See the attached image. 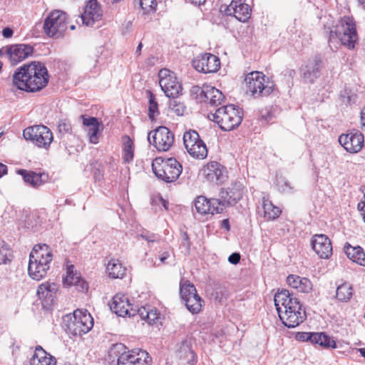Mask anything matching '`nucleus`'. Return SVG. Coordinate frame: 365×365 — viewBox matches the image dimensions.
<instances>
[{
  "instance_id": "f257e3e1",
  "label": "nucleus",
  "mask_w": 365,
  "mask_h": 365,
  "mask_svg": "<svg viewBox=\"0 0 365 365\" xmlns=\"http://www.w3.org/2000/svg\"><path fill=\"white\" fill-rule=\"evenodd\" d=\"M46 67L40 62H31L20 67L13 75V83L19 89L36 92L43 88L48 83Z\"/></svg>"
},
{
  "instance_id": "f03ea898",
  "label": "nucleus",
  "mask_w": 365,
  "mask_h": 365,
  "mask_svg": "<svg viewBox=\"0 0 365 365\" xmlns=\"http://www.w3.org/2000/svg\"><path fill=\"white\" fill-rule=\"evenodd\" d=\"M357 41L356 24L351 17H342L334 29L329 31L328 41L331 50H334L333 47L337 48L339 41L349 49H353Z\"/></svg>"
},
{
  "instance_id": "7ed1b4c3",
  "label": "nucleus",
  "mask_w": 365,
  "mask_h": 365,
  "mask_svg": "<svg viewBox=\"0 0 365 365\" xmlns=\"http://www.w3.org/2000/svg\"><path fill=\"white\" fill-rule=\"evenodd\" d=\"M52 259V251L47 245H36L29 255L28 272L30 277L37 281L43 278Z\"/></svg>"
},
{
  "instance_id": "20e7f679",
  "label": "nucleus",
  "mask_w": 365,
  "mask_h": 365,
  "mask_svg": "<svg viewBox=\"0 0 365 365\" xmlns=\"http://www.w3.org/2000/svg\"><path fill=\"white\" fill-rule=\"evenodd\" d=\"M211 115L212 120L218 125L222 130L230 131L240 125L243 112L239 107L230 104L217 108Z\"/></svg>"
},
{
  "instance_id": "39448f33",
  "label": "nucleus",
  "mask_w": 365,
  "mask_h": 365,
  "mask_svg": "<svg viewBox=\"0 0 365 365\" xmlns=\"http://www.w3.org/2000/svg\"><path fill=\"white\" fill-rule=\"evenodd\" d=\"M125 346L122 344L112 346L108 351V356L118 357V365H148L150 361L148 353L142 350H129L125 351Z\"/></svg>"
},
{
  "instance_id": "423d86ee",
  "label": "nucleus",
  "mask_w": 365,
  "mask_h": 365,
  "mask_svg": "<svg viewBox=\"0 0 365 365\" xmlns=\"http://www.w3.org/2000/svg\"><path fill=\"white\" fill-rule=\"evenodd\" d=\"M66 331L73 336L88 333L93 326V319L87 310L77 309L63 319Z\"/></svg>"
},
{
  "instance_id": "0eeeda50",
  "label": "nucleus",
  "mask_w": 365,
  "mask_h": 365,
  "mask_svg": "<svg viewBox=\"0 0 365 365\" xmlns=\"http://www.w3.org/2000/svg\"><path fill=\"white\" fill-rule=\"evenodd\" d=\"M247 93L253 98H258L267 96L274 90V83L270 81L262 72L252 71L245 77Z\"/></svg>"
},
{
  "instance_id": "6e6552de",
  "label": "nucleus",
  "mask_w": 365,
  "mask_h": 365,
  "mask_svg": "<svg viewBox=\"0 0 365 365\" xmlns=\"http://www.w3.org/2000/svg\"><path fill=\"white\" fill-rule=\"evenodd\" d=\"M152 169L155 176L166 182H175L182 173V167L175 158L163 160L156 158L152 163Z\"/></svg>"
},
{
  "instance_id": "1a4fd4ad",
  "label": "nucleus",
  "mask_w": 365,
  "mask_h": 365,
  "mask_svg": "<svg viewBox=\"0 0 365 365\" xmlns=\"http://www.w3.org/2000/svg\"><path fill=\"white\" fill-rule=\"evenodd\" d=\"M67 14L61 10L51 11L43 23L44 33L51 38L61 37L67 29Z\"/></svg>"
},
{
  "instance_id": "9d476101",
  "label": "nucleus",
  "mask_w": 365,
  "mask_h": 365,
  "mask_svg": "<svg viewBox=\"0 0 365 365\" xmlns=\"http://www.w3.org/2000/svg\"><path fill=\"white\" fill-rule=\"evenodd\" d=\"M180 294L187 309L192 314H198L202 310L203 300L197 294L194 284L189 280H181Z\"/></svg>"
},
{
  "instance_id": "9b49d317",
  "label": "nucleus",
  "mask_w": 365,
  "mask_h": 365,
  "mask_svg": "<svg viewBox=\"0 0 365 365\" xmlns=\"http://www.w3.org/2000/svg\"><path fill=\"white\" fill-rule=\"evenodd\" d=\"M23 135L39 148H48L53 137L51 130L43 125L29 127L24 130Z\"/></svg>"
},
{
  "instance_id": "f8f14e48",
  "label": "nucleus",
  "mask_w": 365,
  "mask_h": 365,
  "mask_svg": "<svg viewBox=\"0 0 365 365\" xmlns=\"http://www.w3.org/2000/svg\"><path fill=\"white\" fill-rule=\"evenodd\" d=\"M148 140L158 151H168L173 145L174 134L165 126H160L148 133Z\"/></svg>"
},
{
  "instance_id": "ddd939ff",
  "label": "nucleus",
  "mask_w": 365,
  "mask_h": 365,
  "mask_svg": "<svg viewBox=\"0 0 365 365\" xmlns=\"http://www.w3.org/2000/svg\"><path fill=\"white\" fill-rule=\"evenodd\" d=\"M183 142L187 153L196 159H204L207 155L205 143L200 138L199 134L190 130L184 133Z\"/></svg>"
},
{
  "instance_id": "4468645a",
  "label": "nucleus",
  "mask_w": 365,
  "mask_h": 365,
  "mask_svg": "<svg viewBox=\"0 0 365 365\" xmlns=\"http://www.w3.org/2000/svg\"><path fill=\"white\" fill-rule=\"evenodd\" d=\"M159 84L161 89L168 98H177L182 91V86L175 73L167 68L159 71Z\"/></svg>"
},
{
  "instance_id": "2eb2a0df",
  "label": "nucleus",
  "mask_w": 365,
  "mask_h": 365,
  "mask_svg": "<svg viewBox=\"0 0 365 365\" xmlns=\"http://www.w3.org/2000/svg\"><path fill=\"white\" fill-rule=\"evenodd\" d=\"M243 185L239 181L233 182L227 189L222 188L219 196L220 205H223V210L229 205H235L243 195Z\"/></svg>"
},
{
  "instance_id": "dca6fc26",
  "label": "nucleus",
  "mask_w": 365,
  "mask_h": 365,
  "mask_svg": "<svg viewBox=\"0 0 365 365\" xmlns=\"http://www.w3.org/2000/svg\"><path fill=\"white\" fill-rule=\"evenodd\" d=\"M297 339L302 341H310L313 344H319L324 348H336V341L324 332H299Z\"/></svg>"
},
{
  "instance_id": "f3484780",
  "label": "nucleus",
  "mask_w": 365,
  "mask_h": 365,
  "mask_svg": "<svg viewBox=\"0 0 365 365\" xmlns=\"http://www.w3.org/2000/svg\"><path fill=\"white\" fill-rule=\"evenodd\" d=\"M202 172L205 179L212 183L221 184L227 178L226 168L215 161L208 163Z\"/></svg>"
},
{
  "instance_id": "a211bd4d",
  "label": "nucleus",
  "mask_w": 365,
  "mask_h": 365,
  "mask_svg": "<svg viewBox=\"0 0 365 365\" xmlns=\"http://www.w3.org/2000/svg\"><path fill=\"white\" fill-rule=\"evenodd\" d=\"M193 67L205 73L216 72L220 67L219 58L210 53H205L192 61Z\"/></svg>"
},
{
  "instance_id": "6ab92c4d",
  "label": "nucleus",
  "mask_w": 365,
  "mask_h": 365,
  "mask_svg": "<svg viewBox=\"0 0 365 365\" xmlns=\"http://www.w3.org/2000/svg\"><path fill=\"white\" fill-rule=\"evenodd\" d=\"M339 142L346 151L356 153L363 148L364 135L359 131L350 132L347 134L341 135L339 138Z\"/></svg>"
},
{
  "instance_id": "aec40b11",
  "label": "nucleus",
  "mask_w": 365,
  "mask_h": 365,
  "mask_svg": "<svg viewBox=\"0 0 365 365\" xmlns=\"http://www.w3.org/2000/svg\"><path fill=\"white\" fill-rule=\"evenodd\" d=\"M102 10L99 7L96 0H89L84 9V12L81 15L83 24L93 27L102 19Z\"/></svg>"
},
{
  "instance_id": "412c9836",
  "label": "nucleus",
  "mask_w": 365,
  "mask_h": 365,
  "mask_svg": "<svg viewBox=\"0 0 365 365\" xmlns=\"http://www.w3.org/2000/svg\"><path fill=\"white\" fill-rule=\"evenodd\" d=\"M196 211L202 215L221 213L223 211V205H220V200L212 198L208 200L204 196H199L195 201Z\"/></svg>"
},
{
  "instance_id": "4be33fe9",
  "label": "nucleus",
  "mask_w": 365,
  "mask_h": 365,
  "mask_svg": "<svg viewBox=\"0 0 365 365\" xmlns=\"http://www.w3.org/2000/svg\"><path fill=\"white\" fill-rule=\"evenodd\" d=\"M110 310L120 317H134V305L129 302L128 297L116 294L110 304Z\"/></svg>"
},
{
  "instance_id": "5701e85b",
  "label": "nucleus",
  "mask_w": 365,
  "mask_h": 365,
  "mask_svg": "<svg viewBox=\"0 0 365 365\" xmlns=\"http://www.w3.org/2000/svg\"><path fill=\"white\" fill-rule=\"evenodd\" d=\"M322 61L320 57L309 58L301 68V74L305 81L313 83L320 76Z\"/></svg>"
},
{
  "instance_id": "b1692460",
  "label": "nucleus",
  "mask_w": 365,
  "mask_h": 365,
  "mask_svg": "<svg viewBox=\"0 0 365 365\" xmlns=\"http://www.w3.org/2000/svg\"><path fill=\"white\" fill-rule=\"evenodd\" d=\"M312 247L317 255L323 259H328L332 253L331 240L325 235H315L312 237Z\"/></svg>"
},
{
  "instance_id": "393cba45",
  "label": "nucleus",
  "mask_w": 365,
  "mask_h": 365,
  "mask_svg": "<svg viewBox=\"0 0 365 365\" xmlns=\"http://www.w3.org/2000/svg\"><path fill=\"white\" fill-rule=\"evenodd\" d=\"M225 12L227 15L234 16L240 21L246 22L250 18L251 8L242 0H232L227 6Z\"/></svg>"
},
{
  "instance_id": "a878e982",
  "label": "nucleus",
  "mask_w": 365,
  "mask_h": 365,
  "mask_svg": "<svg viewBox=\"0 0 365 365\" xmlns=\"http://www.w3.org/2000/svg\"><path fill=\"white\" fill-rule=\"evenodd\" d=\"M34 48L27 44H17L7 47L6 52L12 65H16L31 56Z\"/></svg>"
},
{
  "instance_id": "bb28decb",
  "label": "nucleus",
  "mask_w": 365,
  "mask_h": 365,
  "mask_svg": "<svg viewBox=\"0 0 365 365\" xmlns=\"http://www.w3.org/2000/svg\"><path fill=\"white\" fill-rule=\"evenodd\" d=\"M279 317L288 328H294L302 324L306 319V312L304 309L297 311L279 310Z\"/></svg>"
},
{
  "instance_id": "cd10ccee",
  "label": "nucleus",
  "mask_w": 365,
  "mask_h": 365,
  "mask_svg": "<svg viewBox=\"0 0 365 365\" xmlns=\"http://www.w3.org/2000/svg\"><path fill=\"white\" fill-rule=\"evenodd\" d=\"M81 118L83 119V124L86 128L89 142L93 144H97L103 128V124L99 123L95 117L81 115Z\"/></svg>"
},
{
  "instance_id": "c85d7f7f",
  "label": "nucleus",
  "mask_w": 365,
  "mask_h": 365,
  "mask_svg": "<svg viewBox=\"0 0 365 365\" xmlns=\"http://www.w3.org/2000/svg\"><path fill=\"white\" fill-rule=\"evenodd\" d=\"M274 301L278 313L279 310L284 311L294 306V303L301 304L299 299L287 289L277 292L274 295Z\"/></svg>"
},
{
  "instance_id": "c756f323",
  "label": "nucleus",
  "mask_w": 365,
  "mask_h": 365,
  "mask_svg": "<svg viewBox=\"0 0 365 365\" xmlns=\"http://www.w3.org/2000/svg\"><path fill=\"white\" fill-rule=\"evenodd\" d=\"M57 291L58 285L56 283L45 282L38 286L36 294L42 300L43 305H50L53 303Z\"/></svg>"
},
{
  "instance_id": "7c9ffc66",
  "label": "nucleus",
  "mask_w": 365,
  "mask_h": 365,
  "mask_svg": "<svg viewBox=\"0 0 365 365\" xmlns=\"http://www.w3.org/2000/svg\"><path fill=\"white\" fill-rule=\"evenodd\" d=\"M55 357L48 354L42 347L36 348L34 354L30 359L31 365H56Z\"/></svg>"
},
{
  "instance_id": "2f4dec72",
  "label": "nucleus",
  "mask_w": 365,
  "mask_h": 365,
  "mask_svg": "<svg viewBox=\"0 0 365 365\" xmlns=\"http://www.w3.org/2000/svg\"><path fill=\"white\" fill-rule=\"evenodd\" d=\"M16 173L23 178L24 182L32 187L37 188L43 185L42 174L24 169H19Z\"/></svg>"
},
{
  "instance_id": "473e14b6",
  "label": "nucleus",
  "mask_w": 365,
  "mask_h": 365,
  "mask_svg": "<svg viewBox=\"0 0 365 365\" xmlns=\"http://www.w3.org/2000/svg\"><path fill=\"white\" fill-rule=\"evenodd\" d=\"M73 265L68 267L67 275L63 280L64 284L78 287L82 291L88 290V284L81 277L78 273L73 272Z\"/></svg>"
},
{
  "instance_id": "72a5a7b5",
  "label": "nucleus",
  "mask_w": 365,
  "mask_h": 365,
  "mask_svg": "<svg viewBox=\"0 0 365 365\" xmlns=\"http://www.w3.org/2000/svg\"><path fill=\"white\" fill-rule=\"evenodd\" d=\"M344 251L351 261L361 266H365V252L361 247H352L346 243L344 246Z\"/></svg>"
},
{
  "instance_id": "f704fd0d",
  "label": "nucleus",
  "mask_w": 365,
  "mask_h": 365,
  "mask_svg": "<svg viewBox=\"0 0 365 365\" xmlns=\"http://www.w3.org/2000/svg\"><path fill=\"white\" fill-rule=\"evenodd\" d=\"M262 207L264 210V217L268 220L277 219L281 213V210L278 207L274 206L271 201L265 197L262 199Z\"/></svg>"
},
{
  "instance_id": "c9c22d12",
  "label": "nucleus",
  "mask_w": 365,
  "mask_h": 365,
  "mask_svg": "<svg viewBox=\"0 0 365 365\" xmlns=\"http://www.w3.org/2000/svg\"><path fill=\"white\" fill-rule=\"evenodd\" d=\"M206 102L212 106H219L225 98L223 93L215 87L210 86L207 90Z\"/></svg>"
},
{
  "instance_id": "e433bc0d",
  "label": "nucleus",
  "mask_w": 365,
  "mask_h": 365,
  "mask_svg": "<svg viewBox=\"0 0 365 365\" xmlns=\"http://www.w3.org/2000/svg\"><path fill=\"white\" fill-rule=\"evenodd\" d=\"M353 296V288L347 283H344L337 287L336 290V298L343 302L350 300Z\"/></svg>"
},
{
  "instance_id": "4c0bfd02",
  "label": "nucleus",
  "mask_w": 365,
  "mask_h": 365,
  "mask_svg": "<svg viewBox=\"0 0 365 365\" xmlns=\"http://www.w3.org/2000/svg\"><path fill=\"white\" fill-rule=\"evenodd\" d=\"M123 161L125 163H130L133 160L134 145L131 138L128 135L123 137Z\"/></svg>"
},
{
  "instance_id": "58836bf2",
  "label": "nucleus",
  "mask_w": 365,
  "mask_h": 365,
  "mask_svg": "<svg viewBox=\"0 0 365 365\" xmlns=\"http://www.w3.org/2000/svg\"><path fill=\"white\" fill-rule=\"evenodd\" d=\"M109 276L112 278H122L125 274V269L118 260L111 259L107 265Z\"/></svg>"
},
{
  "instance_id": "ea45409f",
  "label": "nucleus",
  "mask_w": 365,
  "mask_h": 365,
  "mask_svg": "<svg viewBox=\"0 0 365 365\" xmlns=\"http://www.w3.org/2000/svg\"><path fill=\"white\" fill-rule=\"evenodd\" d=\"M146 94L148 98V116L151 120H153L155 116L159 114L158 104L155 95L150 91H146Z\"/></svg>"
},
{
  "instance_id": "a19ab883",
  "label": "nucleus",
  "mask_w": 365,
  "mask_h": 365,
  "mask_svg": "<svg viewBox=\"0 0 365 365\" xmlns=\"http://www.w3.org/2000/svg\"><path fill=\"white\" fill-rule=\"evenodd\" d=\"M209 85H203L202 87L195 86L190 90L191 96L198 102H206L207 90Z\"/></svg>"
},
{
  "instance_id": "79ce46f5",
  "label": "nucleus",
  "mask_w": 365,
  "mask_h": 365,
  "mask_svg": "<svg viewBox=\"0 0 365 365\" xmlns=\"http://www.w3.org/2000/svg\"><path fill=\"white\" fill-rule=\"evenodd\" d=\"M179 352L180 357L187 360L189 363L195 361V354L187 341H182Z\"/></svg>"
},
{
  "instance_id": "37998d69",
  "label": "nucleus",
  "mask_w": 365,
  "mask_h": 365,
  "mask_svg": "<svg viewBox=\"0 0 365 365\" xmlns=\"http://www.w3.org/2000/svg\"><path fill=\"white\" fill-rule=\"evenodd\" d=\"M169 108L178 116L183 115L186 107L182 102L177 99V98H172L168 103Z\"/></svg>"
},
{
  "instance_id": "c03bdc74",
  "label": "nucleus",
  "mask_w": 365,
  "mask_h": 365,
  "mask_svg": "<svg viewBox=\"0 0 365 365\" xmlns=\"http://www.w3.org/2000/svg\"><path fill=\"white\" fill-rule=\"evenodd\" d=\"M11 251L7 243L0 240V265L11 261Z\"/></svg>"
},
{
  "instance_id": "a18cd8bd",
  "label": "nucleus",
  "mask_w": 365,
  "mask_h": 365,
  "mask_svg": "<svg viewBox=\"0 0 365 365\" xmlns=\"http://www.w3.org/2000/svg\"><path fill=\"white\" fill-rule=\"evenodd\" d=\"M138 237L147 241L148 247H150L151 244L159 243L161 240L160 235L150 232L149 231L143 232L138 235Z\"/></svg>"
},
{
  "instance_id": "49530a36",
  "label": "nucleus",
  "mask_w": 365,
  "mask_h": 365,
  "mask_svg": "<svg viewBox=\"0 0 365 365\" xmlns=\"http://www.w3.org/2000/svg\"><path fill=\"white\" fill-rule=\"evenodd\" d=\"M278 190L282 192L289 193L294 190V187L284 178H279L277 180Z\"/></svg>"
},
{
  "instance_id": "de8ad7c7",
  "label": "nucleus",
  "mask_w": 365,
  "mask_h": 365,
  "mask_svg": "<svg viewBox=\"0 0 365 365\" xmlns=\"http://www.w3.org/2000/svg\"><path fill=\"white\" fill-rule=\"evenodd\" d=\"M212 297L215 301L221 302L227 299V292L225 287L220 286L215 289L212 293Z\"/></svg>"
},
{
  "instance_id": "09e8293b",
  "label": "nucleus",
  "mask_w": 365,
  "mask_h": 365,
  "mask_svg": "<svg viewBox=\"0 0 365 365\" xmlns=\"http://www.w3.org/2000/svg\"><path fill=\"white\" fill-rule=\"evenodd\" d=\"M139 4L145 14L154 10L157 5L155 0H139Z\"/></svg>"
},
{
  "instance_id": "8fccbe9b",
  "label": "nucleus",
  "mask_w": 365,
  "mask_h": 365,
  "mask_svg": "<svg viewBox=\"0 0 365 365\" xmlns=\"http://www.w3.org/2000/svg\"><path fill=\"white\" fill-rule=\"evenodd\" d=\"M58 131L61 135L70 133L71 131V123L66 120H61L58 122Z\"/></svg>"
},
{
  "instance_id": "3c124183",
  "label": "nucleus",
  "mask_w": 365,
  "mask_h": 365,
  "mask_svg": "<svg viewBox=\"0 0 365 365\" xmlns=\"http://www.w3.org/2000/svg\"><path fill=\"white\" fill-rule=\"evenodd\" d=\"M300 282V287L297 289L298 292L307 293L312 289V282L309 279L303 277Z\"/></svg>"
},
{
  "instance_id": "603ef678",
  "label": "nucleus",
  "mask_w": 365,
  "mask_h": 365,
  "mask_svg": "<svg viewBox=\"0 0 365 365\" xmlns=\"http://www.w3.org/2000/svg\"><path fill=\"white\" fill-rule=\"evenodd\" d=\"M302 277H300L297 275L290 274L287 278V284L289 287L297 289L298 287H300V281H302Z\"/></svg>"
},
{
  "instance_id": "864d4df0",
  "label": "nucleus",
  "mask_w": 365,
  "mask_h": 365,
  "mask_svg": "<svg viewBox=\"0 0 365 365\" xmlns=\"http://www.w3.org/2000/svg\"><path fill=\"white\" fill-rule=\"evenodd\" d=\"M149 309H150L149 307H148V308L145 307H138L137 306H134V311H135L134 317L139 315V317H140L141 319L145 321L148 317V313Z\"/></svg>"
},
{
  "instance_id": "5fc2aeb1",
  "label": "nucleus",
  "mask_w": 365,
  "mask_h": 365,
  "mask_svg": "<svg viewBox=\"0 0 365 365\" xmlns=\"http://www.w3.org/2000/svg\"><path fill=\"white\" fill-rule=\"evenodd\" d=\"M158 317L159 314L157 312V311L150 308L148 313V317L145 321L148 324H153L155 323V321L158 319Z\"/></svg>"
},
{
  "instance_id": "6e6d98bb",
  "label": "nucleus",
  "mask_w": 365,
  "mask_h": 365,
  "mask_svg": "<svg viewBox=\"0 0 365 365\" xmlns=\"http://www.w3.org/2000/svg\"><path fill=\"white\" fill-rule=\"evenodd\" d=\"M240 260V255L237 252L231 254L228 257V261L232 264H237Z\"/></svg>"
},
{
  "instance_id": "4d7b16f0",
  "label": "nucleus",
  "mask_w": 365,
  "mask_h": 365,
  "mask_svg": "<svg viewBox=\"0 0 365 365\" xmlns=\"http://www.w3.org/2000/svg\"><path fill=\"white\" fill-rule=\"evenodd\" d=\"M182 246L187 251L190 250L189 237L187 232L182 234Z\"/></svg>"
},
{
  "instance_id": "13d9d810",
  "label": "nucleus",
  "mask_w": 365,
  "mask_h": 365,
  "mask_svg": "<svg viewBox=\"0 0 365 365\" xmlns=\"http://www.w3.org/2000/svg\"><path fill=\"white\" fill-rule=\"evenodd\" d=\"M170 253L168 252H164L159 257L160 263L156 264L155 262L153 264L154 266H160V264H165L166 260L170 257Z\"/></svg>"
},
{
  "instance_id": "bf43d9fd",
  "label": "nucleus",
  "mask_w": 365,
  "mask_h": 365,
  "mask_svg": "<svg viewBox=\"0 0 365 365\" xmlns=\"http://www.w3.org/2000/svg\"><path fill=\"white\" fill-rule=\"evenodd\" d=\"M14 31L9 27H6L2 31V35L4 38H11L13 36Z\"/></svg>"
},
{
  "instance_id": "052dcab7",
  "label": "nucleus",
  "mask_w": 365,
  "mask_h": 365,
  "mask_svg": "<svg viewBox=\"0 0 365 365\" xmlns=\"http://www.w3.org/2000/svg\"><path fill=\"white\" fill-rule=\"evenodd\" d=\"M8 172V168L6 165L0 163V178L4 175H6Z\"/></svg>"
},
{
  "instance_id": "680f3d73",
  "label": "nucleus",
  "mask_w": 365,
  "mask_h": 365,
  "mask_svg": "<svg viewBox=\"0 0 365 365\" xmlns=\"http://www.w3.org/2000/svg\"><path fill=\"white\" fill-rule=\"evenodd\" d=\"M361 128L365 130V106L361 110Z\"/></svg>"
},
{
  "instance_id": "e2e57ef3",
  "label": "nucleus",
  "mask_w": 365,
  "mask_h": 365,
  "mask_svg": "<svg viewBox=\"0 0 365 365\" xmlns=\"http://www.w3.org/2000/svg\"><path fill=\"white\" fill-rule=\"evenodd\" d=\"M303 309L301 304H295L294 306H292V307H289V309H287V311H297Z\"/></svg>"
},
{
  "instance_id": "0e129e2a",
  "label": "nucleus",
  "mask_w": 365,
  "mask_h": 365,
  "mask_svg": "<svg viewBox=\"0 0 365 365\" xmlns=\"http://www.w3.org/2000/svg\"><path fill=\"white\" fill-rule=\"evenodd\" d=\"M222 227L225 228L227 230H230V222L228 219H225L222 221Z\"/></svg>"
},
{
  "instance_id": "69168bd1",
  "label": "nucleus",
  "mask_w": 365,
  "mask_h": 365,
  "mask_svg": "<svg viewBox=\"0 0 365 365\" xmlns=\"http://www.w3.org/2000/svg\"><path fill=\"white\" fill-rule=\"evenodd\" d=\"M357 208L359 211L364 212V210H365V202L361 200L358 203Z\"/></svg>"
},
{
  "instance_id": "338daca9",
  "label": "nucleus",
  "mask_w": 365,
  "mask_h": 365,
  "mask_svg": "<svg viewBox=\"0 0 365 365\" xmlns=\"http://www.w3.org/2000/svg\"><path fill=\"white\" fill-rule=\"evenodd\" d=\"M192 4L195 5L200 6L202 4H204L206 0H190Z\"/></svg>"
},
{
  "instance_id": "774afa93",
  "label": "nucleus",
  "mask_w": 365,
  "mask_h": 365,
  "mask_svg": "<svg viewBox=\"0 0 365 365\" xmlns=\"http://www.w3.org/2000/svg\"><path fill=\"white\" fill-rule=\"evenodd\" d=\"M359 352L361 354V355L365 358V348H360L358 349Z\"/></svg>"
}]
</instances>
